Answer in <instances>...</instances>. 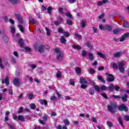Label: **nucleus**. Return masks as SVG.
Returning <instances> with one entry per match:
<instances>
[{
	"label": "nucleus",
	"instance_id": "nucleus-30",
	"mask_svg": "<svg viewBox=\"0 0 129 129\" xmlns=\"http://www.w3.org/2000/svg\"><path fill=\"white\" fill-rule=\"evenodd\" d=\"M86 46L87 47H89V49H90L91 50H92V49H93V46L91 45L90 41H88L86 43Z\"/></svg>",
	"mask_w": 129,
	"mask_h": 129
},
{
	"label": "nucleus",
	"instance_id": "nucleus-17",
	"mask_svg": "<svg viewBox=\"0 0 129 129\" xmlns=\"http://www.w3.org/2000/svg\"><path fill=\"white\" fill-rule=\"evenodd\" d=\"M18 43V44H19V46L21 48H24V40L23 39H22L21 38H20Z\"/></svg>",
	"mask_w": 129,
	"mask_h": 129
},
{
	"label": "nucleus",
	"instance_id": "nucleus-55",
	"mask_svg": "<svg viewBox=\"0 0 129 129\" xmlns=\"http://www.w3.org/2000/svg\"><path fill=\"white\" fill-rule=\"evenodd\" d=\"M61 73L60 71H58L57 73H56V77L57 78H60L61 76Z\"/></svg>",
	"mask_w": 129,
	"mask_h": 129
},
{
	"label": "nucleus",
	"instance_id": "nucleus-41",
	"mask_svg": "<svg viewBox=\"0 0 129 129\" xmlns=\"http://www.w3.org/2000/svg\"><path fill=\"white\" fill-rule=\"evenodd\" d=\"M69 83L71 85H75V81L74 80V79H71L70 80Z\"/></svg>",
	"mask_w": 129,
	"mask_h": 129
},
{
	"label": "nucleus",
	"instance_id": "nucleus-40",
	"mask_svg": "<svg viewBox=\"0 0 129 129\" xmlns=\"http://www.w3.org/2000/svg\"><path fill=\"white\" fill-rule=\"evenodd\" d=\"M50 99L52 101H54L55 100H57V97H56V96L53 95L50 97Z\"/></svg>",
	"mask_w": 129,
	"mask_h": 129
},
{
	"label": "nucleus",
	"instance_id": "nucleus-60",
	"mask_svg": "<svg viewBox=\"0 0 129 129\" xmlns=\"http://www.w3.org/2000/svg\"><path fill=\"white\" fill-rule=\"evenodd\" d=\"M30 108L31 109H35V108H36V105L35 104L32 103L30 104Z\"/></svg>",
	"mask_w": 129,
	"mask_h": 129
},
{
	"label": "nucleus",
	"instance_id": "nucleus-63",
	"mask_svg": "<svg viewBox=\"0 0 129 129\" xmlns=\"http://www.w3.org/2000/svg\"><path fill=\"white\" fill-rule=\"evenodd\" d=\"M11 30L12 33H13V34H15V33H16V29H15V27H11Z\"/></svg>",
	"mask_w": 129,
	"mask_h": 129
},
{
	"label": "nucleus",
	"instance_id": "nucleus-31",
	"mask_svg": "<svg viewBox=\"0 0 129 129\" xmlns=\"http://www.w3.org/2000/svg\"><path fill=\"white\" fill-rule=\"evenodd\" d=\"M88 56L91 61H93V60L94 59V56H93V54L91 53H89Z\"/></svg>",
	"mask_w": 129,
	"mask_h": 129
},
{
	"label": "nucleus",
	"instance_id": "nucleus-42",
	"mask_svg": "<svg viewBox=\"0 0 129 129\" xmlns=\"http://www.w3.org/2000/svg\"><path fill=\"white\" fill-rule=\"evenodd\" d=\"M67 24L69 26H72V25H73V23L72 22V21L70 19H69L68 21H67Z\"/></svg>",
	"mask_w": 129,
	"mask_h": 129
},
{
	"label": "nucleus",
	"instance_id": "nucleus-43",
	"mask_svg": "<svg viewBox=\"0 0 129 129\" xmlns=\"http://www.w3.org/2000/svg\"><path fill=\"white\" fill-rule=\"evenodd\" d=\"M88 81L89 82V83H90L91 84H93V85H95V84H96L95 83V82H94V81L93 80H91L90 79L88 80Z\"/></svg>",
	"mask_w": 129,
	"mask_h": 129
},
{
	"label": "nucleus",
	"instance_id": "nucleus-28",
	"mask_svg": "<svg viewBox=\"0 0 129 129\" xmlns=\"http://www.w3.org/2000/svg\"><path fill=\"white\" fill-rule=\"evenodd\" d=\"M49 116L47 114L44 115L42 117V120H43V121H47L48 119H49Z\"/></svg>",
	"mask_w": 129,
	"mask_h": 129
},
{
	"label": "nucleus",
	"instance_id": "nucleus-1",
	"mask_svg": "<svg viewBox=\"0 0 129 129\" xmlns=\"http://www.w3.org/2000/svg\"><path fill=\"white\" fill-rule=\"evenodd\" d=\"M111 105H108L107 106V108L108 111L111 112V113H115L116 112V110L117 109V105L114 102H111Z\"/></svg>",
	"mask_w": 129,
	"mask_h": 129
},
{
	"label": "nucleus",
	"instance_id": "nucleus-53",
	"mask_svg": "<svg viewBox=\"0 0 129 129\" xmlns=\"http://www.w3.org/2000/svg\"><path fill=\"white\" fill-rule=\"evenodd\" d=\"M90 74H91L92 75V74H95V71L94 69L92 68L90 69Z\"/></svg>",
	"mask_w": 129,
	"mask_h": 129
},
{
	"label": "nucleus",
	"instance_id": "nucleus-10",
	"mask_svg": "<svg viewBox=\"0 0 129 129\" xmlns=\"http://www.w3.org/2000/svg\"><path fill=\"white\" fill-rule=\"evenodd\" d=\"M63 57H64V53L63 51H60L57 54L56 59L58 60V61H61L63 60Z\"/></svg>",
	"mask_w": 129,
	"mask_h": 129
},
{
	"label": "nucleus",
	"instance_id": "nucleus-14",
	"mask_svg": "<svg viewBox=\"0 0 129 129\" xmlns=\"http://www.w3.org/2000/svg\"><path fill=\"white\" fill-rule=\"evenodd\" d=\"M2 84H4V83H5L6 85L7 86H9L10 85V81L9 80V77H6L5 80H2Z\"/></svg>",
	"mask_w": 129,
	"mask_h": 129
},
{
	"label": "nucleus",
	"instance_id": "nucleus-61",
	"mask_svg": "<svg viewBox=\"0 0 129 129\" xmlns=\"http://www.w3.org/2000/svg\"><path fill=\"white\" fill-rule=\"evenodd\" d=\"M86 55H87V52L85 50L83 51L82 52V55L83 56V57H85Z\"/></svg>",
	"mask_w": 129,
	"mask_h": 129
},
{
	"label": "nucleus",
	"instance_id": "nucleus-49",
	"mask_svg": "<svg viewBox=\"0 0 129 129\" xmlns=\"http://www.w3.org/2000/svg\"><path fill=\"white\" fill-rule=\"evenodd\" d=\"M11 61L13 64L17 63V59L16 58H15V57H12Z\"/></svg>",
	"mask_w": 129,
	"mask_h": 129
},
{
	"label": "nucleus",
	"instance_id": "nucleus-54",
	"mask_svg": "<svg viewBox=\"0 0 129 129\" xmlns=\"http://www.w3.org/2000/svg\"><path fill=\"white\" fill-rule=\"evenodd\" d=\"M112 68H113V69H118V67L116 65V63L114 62L113 63Z\"/></svg>",
	"mask_w": 129,
	"mask_h": 129
},
{
	"label": "nucleus",
	"instance_id": "nucleus-24",
	"mask_svg": "<svg viewBox=\"0 0 129 129\" xmlns=\"http://www.w3.org/2000/svg\"><path fill=\"white\" fill-rule=\"evenodd\" d=\"M118 121L119 123H120L121 126L122 127H124V125H123V123L122 122V119L120 116L118 117Z\"/></svg>",
	"mask_w": 129,
	"mask_h": 129
},
{
	"label": "nucleus",
	"instance_id": "nucleus-58",
	"mask_svg": "<svg viewBox=\"0 0 129 129\" xmlns=\"http://www.w3.org/2000/svg\"><path fill=\"white\" fill-rule=\"evenodd\" d=\"M119 89H120V87H119V86H115L114 87V90H116V91H118V90H119Z\"/></svg>",
	"mask_w": 129,
	"mask_h": 129
},
{
	"label": "nucleus",
	"instance_id": "nucleus-44",
	"mask_svg": "<svg viewBox=\"0 0 129 129\" xmlns=\"http://www.w3.org/2000/svg\"><path fill=\"white\" fill-rule=\"evenodd\" d=\"M76 72L79 74H80V73H81V69L80 68L77 67L76 68Z\"/></svg>",
	"mask_w": 129,
	"mask_h": 129
},
{
	"label": "nucleus",
	"instance_id": "nucleus-39",
	"mask_svg": "<svg viewBox=\"0 0 129 129\" xmlns=\"http://www.w3.org/2000/svg\"><path fill=\"white\" fill-rule=\"evenodd\" d=\"M18 28L19 29H20V31H21L22 33H24V32H25V30H24V27L22 25L18 26Z\"/></svg>",
	"mask_w": 129,
	"mask_h": 129
},
{
	"label": "nucleus",
	"instance_id": "nucleus-51",
	"mask_svg": "<svg viewBox=\"0 0 129 129\" xmlns=\"http://www.w3.org/2000/svg\"><path fill=\"white\" fill-rule=\"evenodd\" d=\"M107 124L109 127H112V126L113 125V124H112V122H111L109 121H107Z\"/></svg>",
	"mask_w": 129,
	"mask_h": 129
},
{
	"label": "nucleus",
	"instance_id": "nucleus-56",
	"mask_svg": "<svg viewBox=\"0 0 129 129\" xmlns=\"http://www.w3.org/2000/svg\"><path fill=\"white\" fill-rule=\"evenodd\" d=\"M29 21H30L31 24H36V21L32 17H29Z\"/></svg>",
	"mask_w": 129,
	"mask_h": 129
},
{
	"label": "nucleus",
	"instance_id": "nucleus-29",
	"mask_svg": "<svg viewBox=\"0 0 129 129\" xmlns=\"http://www.w3.org/2000/svg\"><path fill=\"white\" fill-rule=\"evenodd\" d=\"M47 14L51 15L52 14V10H53V8L52 7L49 6L47 8Z\"/></svg>",
	"mask_w": 129,
	"mask_h": 129
},
{
	"label": "nucleus",
	"instance_id": "nucleus-48",
	"mask_svg": "<svg viewBox=\"0 0 129 129\" xmlns=\"http://www.w3.org/2000/svg\"><path fill=\"white\" fill-rule=\"evenodd\" d=\"M63 8H58V12L60 15L64 14V12H63Z\"/></svg>",
	"mask_w": 129,
	"mask_h": 129
},
{
	"label": "nucleus",
	"instance_id": "nucleus-25",
	"mask_svg": "<svg viewBox=\"0 0 129 129\" xmlns=\"http://www.w3.org/2000/svg\"><path fill=\"white\" fill-rule=\"evenodd\" d=\"M40 103L42 105H43V104H44V105L46 106L47 105V104H48V102H47V100L43 99H40Z\"/></svg>",
	"mask_w": 129,
	"mask_h": 129
},
{
	"label": "nucleus",
	"instance_id": "nucleus-21",
	"mask_svg": "<svg viewBox=\"0 0 129 129\" xmlns=\"http://www.w3.org/2000/svg\"><path fill=\"white\" fill-rule=\"evenodd\" d=\"M66 16H67L68 18H69L70 20H73V16H72V14H71L70 12H67L66 13Z\"/></svg>",
	"mask_w": 129,
	"mask_h": 129
},
{
	"label": "nucleus",
	"instance_id": "nucleus-47",
	"mask_svg": "<svg viewBox=\"0 0 129 129\" xmlns=\"http://www.w3.org/2000/svg\"><path fill=\"white\" fill-rule=\"evenodd\" d=\"M112 97L115 99H120L121 98V97L115 95H112Z\"/></svg>",
	"mask_w": 129,
	"mask_h": 129
},
{
	"label": "nucleus",
	"instance_id": "nucleus-3",
	"mask_svg": "<svg viewBox=\"0 0 129 129\" xmlns=\"http://www.w3.org/2000/svg\"><path fill=\"white\" fill-rule=\"evenodd\" d=\"M99 28L100 30H105L108 32H111L112 31V27L110 25H106L103 26L102 25H100Z\"/></svg>",
	"mask_w": 129,
	"mask_h": 129
},
{
	"label": "nucleus",
	"instance_id": "nucleus-9",
	"mask_svg": "<svg viewBox=\"0 0 129 129\" xmlns=\"http://www.w3.org/2000/svg\"><path fill=\"white\" fill-rule=\"evenodd\" d=\"M118 109H119L120 111H128V108L125 106L124 104H121L118 107Z\"/></svg>",
	"mask_w": 129,
	"mask_h": 129
},
{
	"label": "nucleus",
	"instance_id": "nucleus-32",
	"mask_svg": "<svg viewBox=\"0 0 129 129\" xmlns=\"http://www.w3.org/2000/svg\"><path fill=\"white\" fill-rule=\"evenodd\" d=\"M20 75H21V73L20 72V70L17 69L16 70V72H15V76H16V77H19V76H20Z\"/></svg>",
	"mask_w": 129,
	"mask_h": 129
},
{
	"label": "nucleus",
	"instance_id": "nucleus-62",
	"mask_svg": "<svg viewBox=\"0 0 129 129\" xmlns=\"http://www.w3.org/2000/svg\"><path fill=\"white\" fill-rule=\"evenodd\" d=\"M103 70H104V67L103 66L100 67L98 68V71H103Z\"/></svg>",
	"mask_w": 129,
	"mask_h": 129
},
{
	"label": "nucleus",
	"instance_id": "nucleus-2",
	"mask_svg": "<svg viewBox=\"0 0 129 129\" xmlns=\"http://www.w3.org/2000/svg\"><path fill=\"white\" fill-rule=\"evenodd\" d=\"M34 48L36 51H38L39 53H44L45 49H44V45H41L38 46V44L34 45Z\"/></svg>",
	"mask_w": 129,
	"mask_h": 129
},
{
	"label": "nucleus",
	"instance_id": "nucleus-27",
	"mask_svg": "<svg viewBox=\"0 0 129 129\" xmlns=\"http://www.w3.org/2000/svg\"><path fill=\"white\" fill-rule=\"evenodd\" d=\"M123 27L124 28H129V23L128 22L124 20L123 22Z\"/></svg>",
	"mask_w": 129,
	"mask_h": 129
},
{
	"label": "nucleus",
	"instance_id": "nucleus-11",
	"mask_svg": "<svg viewBox=\"0 0 129 129\" xmlns=\"http://www.w3.org/2000/svg\"><path fill=\"white\" fill-rule=\"evenodd\" d=\"M121 32H123V29L120 28H117L113 30V33L114 35H118Z\"/></svg>",
	"mask_w": 129,
	"mask_h": 129
},
{
	"label": "nucleus",
	"instance_id": "nucleus-23",
	"mask_svg": "<svg viewBox=\"0 0 129 129\" xmlns=\"http://www.w3.org/2000/svg\"><path fill=\"white\" fill-rule=\"evenodd\" d=\"M97 54L101 58H102L103 59H105V55L103 53H102V52L97 51Z\"/></svg>",
	"mask_w": 129,
	"mask_h": 129
},
{
	"label": "nucleus",
	"instance_id": "nucleus-33",
	"mask_svg": "<svg viewBox=\"0 0 129 129\" xmlns=\"http://www.w3.org/2000/svg\"><path fill=\"white\" fill-rule=\"evenodd\" d=\"M8 126L10 127V129H16V124H11L10 123L8 124Z\"/></svg>",
	"mask_w": 129,
	"mask_h": 129
},
{
	"label": "nucleus",
	"instance_id": "nucleus-7",
	"mask_svg": "<svg viewBox=\"0 0 129 129\" xmlns=\"http://www.w3.org/2000/svg\"><path fill=\"white\" fill-rule=\"evenodd\" d=\"M14 16L17 19V20L18 21V22H19V24H20V25H23V24H24V21L23 20V18H22V17H21L20 14L15 13L14 14Z\"/></svg>",
	"mask_w": 129,
	"mask_h": 129
},
{
	"label": "nucleus",
	"instance_id": "nucleus-18",
	"mask_svg": "<svg viewBox=\"0 0 129 129\" xmlns=\"http://www.w3.org/2000/svg\"><path fill=\"white\" fill-rule=\"evenodd\" d=\"M121 98L123 102H126V101H127V98H128V95L126 94H124V96L121 97Z\"/></svg>",
	"mask_w": 129,
	"mask_h": 129
},
{
	"label": "nucleus",
	"instance_id": "nucleus-22",
	"mask_svg": "<svg viewBox=\"0 0 129 129\" xmlns=\"http://www.w3.org/2000/svg\"><path fill=\"white\" fill-rule=\"evenodd\" d=\"M97 79H98V80H99V81H101V82H102V83L105 84V80H104L103 79V78H102V76H100V75H97Z\"/></svg>",
	"mask_w": 129,
	"mask_h": 129
},
{
	"label": "nucleus",
	"instance_id": "nucleus-50",
	"mask_svg": "<svg viewBox=\"0 0 129 129\" xmlns=\"http://www.w3.org/2000/svg\"><path fill=\"white\" fill-rule=\"evenodd\" d=\"M74 37H77L78 39H82V36L81 35L78 34L77 33H75L74 34Z\"/></svg>",
	"mask_w": 129,
	"mask_h": 129
},
{
	"label": "nucleus",
	"instance_id": "nucleus-45",
	"mask_svg": "<svg viewBox=\"0 0 129 129\" xmlns=\"http://www.w3.org/2000/svg\"><path fill=\"white\" fill-rule=\"evenodd\" d=\"M45 30L46 31V36H50V35H51L50 29H48L47 27H45Z\"/></svg>",
	"mask_w": 129,
	"mask_h": 129
},
{
	"label": "nucleus",
	"instance_id": "nucleus-37",
	"mask_svg": "<svg viewBox=\"0 0 129 129\" xmlns=\"http://www.w3.org/2000/svg\"><path fill=\"white\" fill-rule=\"evenodd\" d=\"M18 118L19 120H20L21 121H23L25 119V117H24V116L22 115H20L18 116Z\"/></svg>",
	"mask_w": 129,
	"mask_h": 129
},
{
	"label": "nucleus",
	"instance_id": "nucleus-38",
	"mask_svg": "<svg viewBox=\"0 0 129 129\" xmlns=\"http://www.w3.org/2000/svg\"><path fill=\"white\" fill-rule=\"evenodd\" d=\"M89 93L91 95H93V94H94V90H93V89H92V88H90L89 89Z\"/></svg>",
	"mask_w": 129,
	"mask_h": 129
},
{
	"label": "nucleus",
	"instance_id": "nucleus-8",
	"mask_svg": "<svg viewBox=\"0 0 129 129\" xmlns=\"http://www.w3.org/2000/svg\"><path fill=\"white\" fill-rule=\"evenodd\" d=\"M13 83L15 86H16V87H19V86H21L20 79L19 78H15L13 81Z\"/></svg>",
	"mask_w": 129,
	"mask_h": 129
},
{
	"label": "nucleus",
	"instance_id": "nucleus-64",
	"mask_svg": "<svg viewBox=\"0 0 129 129\" xmlns=\"http://www.w3.org/2000/svg\"><path fill=\"white\" fill-rule=\"evenodd\" d=\"M124 120L126 121H129V116L128 115H125L124 116Z\"/></svg>",
	"mask_w": 129,
	"mask_h": 129
},
{
	"label": "nucleus",
	"instance_id": "nucleus-13",
	"mask_svg": "<svg viewBox=\"0 0 129 129\" xmlns=\"http://www.w3.org/2000/svg\"><path fill=\"white\" fill-rule=\"evenodd\" d=\"M12 6H17L20 3H21V0H8Z\"/></svg>",
	"mask_w": 129,
	"mask_h": 129
},
{
	"label": "nucleus",
	"instance_id": "nucleus-46",
	"mask_svg": "<svg viewBox=\"0 0 129 129\" xmlns=\"http://www.w3.org/2000/svg\"><path fill=\"white\" fill-rule=\"evenodd\" d=\"M63 123L66 125H69L70 124V122H69V120L68 119H64L63 120Z\"/></svg>",
	"mask_w": 129,
	"mask_h": 129
},
{
	"label": "nucleus",
	"instance_id": "nucleus-4",
	"mask_svg": "<svg viewBox=\"0 0 129 129\" xmlns=\"http://www.w3.org/2000/svg\"><path fill=\"white\" fill-rule=\"evenodd\" d=\"M93 87L95 89V90H96V91H97V92H100V89L101 90H102L103 91H105L106 90H107L108 88L106 87V86H104L103 85L101 87V88H99V87H98V86L97 85H94Z\"/></svg>",
	"mask_w": 129,
	"mask_h": 129
},
{
	"label": "nucleus",
	"instance_id": "nucleus-34",
	"mask_svg": "<svg viewBox=\"0 0 129 129\" xmlns=\"http://www.w3.org/2000/svg\"><path fill=\"white\" fill-rule=\"evenodd\" d=\"M73 49H77V50H81V46L79 45H73Z\"/></svg>",
	"mask_w": 129,
	"mask_h": 129
},
{
	"label": "nucleus",
	"instance_id": "nucleus-36",
	"mask_svg": "<svg viewBox=\"0 0 129 129\" xmlns=\"http://www.w3.org/2000/svg\"><path fill=\"white\" fill-rule=\"evenodd\" d=\"M63 36H64V37H66L67 38L70 37V33L69 32H63Z\"/></svg>",
	"mask_w": 129,
	"mask_h": 129
},
{
	"label": "nucleus",
	"instance_id": "nucleus-35",
	"mask_svg": "<svg viewBox=\"0 0 129 129\" xmlns=\"http://www.w3.org/2000/svg\"><path fill=\"white\" fill-rule=\"evenodd\" d=\"M57 32L59 34H63L64 33V30H63L62 27H59L57 30Z\"/></svg>",
	"mask_w": 129,
	"mask_h": 129
},
{
	"label": "nucleus",
	"instance_id": "nucleus-19",
	"mask_svg": "<svg viewBox=\"0 0 129 129\" xmlns=\"http://www.w3.org/2000/svg\"><path fill=\"white\" fill-rule=\"evenodd\" d=\"M60 41L61 44H63L64 45L65 44H66V42H67V40H66V39H65V37L63 35L61 36L60 38Z\"/></svg>",
	"mask_w": 129,
	"mask_h": 129
},
{
	"label": "nucleus",
	"instance_id": "nucleus-6",
	"mask_svg": "<svg viewBox=\"0 0 129 129\" xmlns=\"http://www.w3.org/2000/svg\"><path fill=\"white\" fill-rule=\"evenodd\" d=\"M106 76H109V77L107 78L106 80L108 82H113L114 81V76L112 75L111 74L107 73L106 74Z\"/></svg>",
	"mask_w": 129,
	"mask_h": 129
},
{
	"label": "nucleus",
	"instance_id": "nucleus-15",
	"mask_svg": "<svg viewBox=\"0 0 129 129\" xmlns=\"http://www.w3.org/2000/svg\"><path fill=\"white\" fill-rule=\"evenodd\" d=\"M107 89L109 92H113V91H114V85L113 84H110V85L108 87Z\"/></svg>",
	"mask_w": 129,
	"mask_h": 129
},
{
	"label": "nucleus",
	"instance_id": "nucleus-26",
	"mask_svg": "<svg viewBox=\"0 0 129 129\" xmlns=\"http://www.w3.org/2000/svg\"><path fill=\"white\" fill-rule=\"evenodd\" d=\"M3 40L5 43H8V42H9V38L8 37V36L4 34V36L3 37Z\"/></svg>",
	"mask_w": 129,
	"mask_h": 129
},
{
	"label": "nucleus",
	"instance_id": "nucleus-16",
	"mask_svg": "<svg viewBox=\"0 0 129 129\" xmlns=\"http://www.w3.org/2000/svg\"><path fill=\"white\" fill-rule=\"evenodd\" d=\"M121 55H122V52L121 51H118L113 54V56L114 58H119Z\"/></svg>",
	"mask_w": 129,
	"mask_h": 129
},
{
	"label": "nucleus",
	"instance_id": "nucleus-57",
	"mask_svg": "<svg viewBox=\"0 0 129 129\" xmlns=\"http://www.w3.org/2000/svg\"><path fill=\"white\" fill-rule=\"evenodd\" d=\"M81 88L85 89L86 88H87V85H85V84H81Z\"/></svg>",
	"mask_w": 129,
	"mask_h": 129
},
{
	"label": "nucleus",
	"instance_id": "nucleus-5",
	"mask_svg": "<svg viewBox=\"0 0 129 129\" xmlns=\"http://www.w3.org/2000/svg\"><path fill=\"white\" fill-rule=\"evenodd\" d=\"M124 63L123 62H119L118 63V69H119V71L121 73H124Z\"/></svg>",
	"mask_w": 129,
	"mask_h": 129
},
{
	"label": "nucleus",
	"instance_id": "nucleus-52",
	"mask_svg": "<svg viewBox=\"0 0 129 129\" xmlns=\"http://www.w3.org/2000/svg\"><path fill=\"white\" fill-rule=\"evenodd\" d=\"M101 96H102L105 99H107L108 97H107V95L106 93H101Z\"/></svg>",
	"mask_w": 129,
	"mask_h": 129
},
{
	"label": "nucleus",
	"instance_id": "nucleus-59",
	"mask_svg": "<svg viewBox=\"0 0 129 129\" xmlns=\"http://www.w3.org/2000/svg\"><path fill=\"white\" fill-rule=\"evenodd\" d=\"M43 48L44 49L47 50L48 51H49L50 50V46H49V45H43Z\"/></svg>",
	"mask_w": 129,
	"mask_h": 129
},
{
	"label": "nucleus",
	"instance_id": "nucleus-12",
	"mask_svg": "<svg viewBox=\"0 0 129 129\" xmlns=\"http://www.w3.org/2000/svg\"><path fill=\"white\" fill-rule=\"evenodd\" d=\"M129 37V33H124L123 35H122L120 38V42H123L124 40H125V38Z\"/></svg>",
	"mask_w": 129,
	"mask_h": 129
},
{
	"label": "nucleus",
	"instance_id": "nucleus-20",
	"mask_svg": "<svg viewBox=\"0 0 129 129\" xmlns=\"http://www.w3.org/2000/svg\"><path fill=\"white\" fill-rule=\"evenodd\" d=\"M80 83L81 84H87V81L85 80V79L83 78H80Z\"/></svg>",
	"mask_w": 129,
	"mask_h": 129
}]
</instances>
